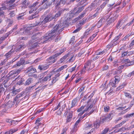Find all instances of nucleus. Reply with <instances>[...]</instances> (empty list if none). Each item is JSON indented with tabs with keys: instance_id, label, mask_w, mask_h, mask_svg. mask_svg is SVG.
<instances>
[{
	"instance_id": "nucleus-1",
	"label": "nucleus",
	"mask_w": 134,
	"mask_h": 134,
	"mask_svg": "<svg viewBox=\"0 0 134 134\" xmlns=\"http://www.w3.org/2000/svg\"><path fill=\"white\" fill-rule=\"evenodd\" d=\"M64 27L60 23L56 24L51 31L47 33L45 35L39 39L38 43H44L51 38V39H55V42H58L60 39L59 35L63 30Z\"/></svg>"
},
{
	"instance_id": "nucleus-2",
	"label": "nucleus",
	"mask_w": 134,
	"mask_h": 134,
	"mask_svg": "<svg viewBox=\"0 0 134 134\" xmlns=\"http://www.w3.org/2000/svg\"><path fill=\"white\" fill-rule=\"evenodd\" d=\"M53 19V16H52L51 15H47L44 19L42 21H40L39 22H36L35 23L32 24L30 25V27L36 26L38 25H43L47 22L50 21Z\"/></svg>"
},
{
	"instance_id": "nucleus-3",
	"label": "nucleus",
	"mask_w": 134,
	"mask_h": 134,
	"mask_svg": "<svg viewBox=\"0 0 134 134\" xmlns=\"http://www.w3.org/2000/svg\"><path fill=\"white\" fill-rule=\"evenodd\" d=\"M26 46L24 43H20L18 44H16L15 46H13L12 49L14 51L16 52L20 51L25 48Z\"/></svg>"
},
{
	"instance_id": "nucleus-4",
	"label": "nucleus",
	"mask_w": 134,
	"mask_h": 134,
	"mask_svg": "<svg viewBox=\"0 0 134 134\" xmlns=\"http://www.w3.org/2000/svg\"><path fill=\"white\" fill-rule=\"evenodd\" d=\"M52 1L53 0H43L42 2V4H43L42 9H46L51 5Z\"/></svg>"
},
{
	"instance_id": "nucleus-5",
	"label": "nucleus",
	"mask_w": 134,
	"mask_h": 134,
	"mask_svg": "<svg viewBox=\"0 0 134 134\" xmlns=\"http://www.w3.org/2000/svg\"><path fill=\"white\" fill-rule=\"evenodd\" d=\"M38 3V2H36L29 6V8L30 9V10L29 11V13H31L34 11L36 10L39 6Z\"/></svg>"
},
{
	"instance_id": "nucleus-6",
	"label": "nucleus",
	"mask_w": 134,
	"mask_h": 134,
	"mask_svg": "<svg viewBox=\"0 0 134 134\" xmlns=\"http://www.w3.org/2000/svg\"><path fill=\"white\" fill-rule=\"evenodd\" d=\"M61 52L60 53H57L52 56L49 57L48 59L49 60H50L49 62L52 63H54L55 61V58L60 55L64 52V50L63 49L61 50Z\"/></svg>"
},
{
	"instance_id": "nucleus-7",
	"label": "nucleus",
	"mask_w": 134,
	"mask_h": 134,
	"mask_svg": "<svg viewBox=\"0 0 134 134\" xmlns=\"http://www.w3.org/2000/svg\"><path fill=\"white\" fill-rule=\"evenodd\" d=\"M70 109H71L69 108V109L67 110L64 114V116H66L67 114L69 113V115L67 116V118L66 119L67 122H69L71 120V118L72 117L73 112L72 111H70Z\"/></svg>"
},
{
	"instance_id": "nucleus-8",
	"label": "nucleus",
	"mask_w": 134,
	"mask_h": 134,
	"mask_svg": "<svg viewBox=\"0 0 134 134\" xmlns=\"http://www.w3.org/2000/svg\"><path fill=\"white\" fill-rule=\"evenodd\" d=\"M23 93H21L17 95L14 99L13 102L16 105L18 104L20 102V98L23 96Z\"/></svg>"
},
{
	"instance_id": "nucleus-9",
	"label": "nucleus",
	"mask_w": 134,
	"mask_h": 134,
	"mask_svg": "<svg viewBox=\"0 0 134 134\" xmlns=\"http://www.w3.org/2000/svg\"><path fill=\"white\" fill-rule=\"evenodd\" d=\"M84 66L87 69V71L88 72L90 71L94 67L93 64L91 65V62L90 61H88L85 65Z\"/></svg>"
},
{
	"instance_id": "nucleus-10",
	"label": "nucleus",
	"mask_w": 134,
	"mask_h": 134,
	"mask_svg": "<svg viewBox=\"0 0 134 134\" xmlns=\"http://www.w3.org/2000/svg\"><path fill=\"white\" fill-rule=\"evenodd\" d=\"M67 10L66 9H63L59 11L55 14V16L53 17V19H55L57 18L60 17L63 12L65 10Z\"/></svg>"
},
{
	"instance_id": "nucleus-11",
	"label": "nucleus",
	"mask_w": 134,
	"mask_h": 134,
	"mask_svg": "<svg viewBox=\"0 0 134 134\" xmlns=\"http://www.w3.org/2000/svg\"><path fill=\"white\" fill-rule=\"evenodd\" d=\"M30 4L29 2L27 0H24L22 3L21 8L23 9L26 8Z\"/></svg>"
},
{
	"instance_id": "nucleus-12",
	"label": "nucleus",
	"mask_w": 134,
	"mask_h": 134,
	"mask_svg": "<svg viewBox=\"0 0 134 134\" xmlns=\"http://www.w3.org/2000/svg\"><path fill=\"white\" fill-rule=\"evenodd\" d=\"M18 80H19L17 82L16 84L19 85H21L23 82L25 81L24 79L23 78H21V77L19 75L18 76L17 78H15V80L18 81Z\"/></svg>"
},
{
	"instance_id": "nucleus-13",
	"label": "nucleus",
	"mask_w": 134,
	"mask_h": 134,
	"mask_svg": "<svg viewBox=\"0 0 134 134\" xmlns=\"http://www.w3.org/2000/svg\"><path fill=\"white\" fill-rule=\"evenodd\" d=\"M14 52L12 48L8 52L6 53L5 56L6 58L7 59H9L11 57L12 55Z\"/></svg>"
},
{
	"instance_id": "nucleus-14",
	"label": "nucleus",
	"mask_w": 134,
	"mask_h": 134,
	"mask_svg": "<svg viewBox=\"0 0 134 134\" xmlns=\"http://www.w3.org/2000/svg\"><path fill=\"white\" fill-rule=\"evenodd\" d=\"M109 83L111 86L115 88L117 87L116 85L118 83L114 80V78L111 79Z\"/></svg>"
},
{
	"instance_id": "nucleus-15",
	"label": "nucleus",
	"mask_w": 134,
	"mask_h": 134,
	"mask_svg": "<svg viewBox=\"0 0 134 134\" xmlns=\"http://www.w3.org/2000/svg\"><path fill=\"white\" fill-rule=\"evenodd\" d=\"M27 72L29 73V74H31L34 73L36 72V70L35 68H33L30 67H29L27 69Z\"/></svg>"
},
{
	"instance_id": "nucleus-16",
	"label": "nucleus",
	"mask_w": 134,
	"mask_h": 134,
	"mask_svg": "<svg viewBox=\"0 0 134 134\" xmlns=\"http://www.w3.org/2000/svg\"><path fill=\"white\" fill-rule=\"evenodd\" d=\"M125 21V20L124 19H122L121 20H119L116 26V28L118 29H119Z\"/></svg>"
},
{
	"instance_id": "nucleus-17",
	"label": "nucleus",
	"mask_w": 134,
	"mask_h": 134,
	"mask_svg": "<svg viewBox=\"0 0 134 134\" xmlns=\"http://www.w3.org/2000/svg\"><path fill=\"white\" fill-rule=\"evenodd\" d=\"M108 131L110 132L109 130V128L106 127L103 130L100 134H112L114 133L113 131L109 133H108Z\"/></svg>"
},
{
	"instance_id": "nucleus-18",
	"label": "nucleus",
	"mask_w": 134,
	"mask_h": 134,
	"mask_svg": "<svg viewBox=\"0 0 134 134\" xmlns=\"http://www.w3.org/2000/svg\"><path fill=\"white\" fill-rule=\"evenodd\" d=\"M52 74L51 73H50L48 74L46 76L44 77L42 80L43 81H46L49 80V81L51 79Z\"/></svg>"
},
{
	"instance_id": "nucleus-19",
	"label": "nucleus",
	"mask_w": 134,
	"mask_h": 134,
	"mask_svg": "<svg viewBox=\"0 0 134 134\" xmlns=\"http://www.w3.org/2000/svg\"><path fill=\"white\" fill-rule=\"evenodd\" d=\"M100 121L98 120L94 121L93 123L94 128L96 129H98L100 126Z\"/></svg>"
},
{
	"instance_id": "nucleus-20",
	"label": "nucleus",
	"mask_w": 134,
	"mask_h": 134,
	"mask_svg": "<svg viewBox=\"0 0 134 134\" xmlns=\"http://www.w3.org/2000/svg\"><path fill=\"white\" fill-rule=\"evenodd\" d=\"M80 121V120H77L75 124L74 125V127L73 128L72 130L73 131H74L76 132V131L77 130V126L78 125Z\"/></svg>"
},
{
	"instance_id": "nucleus-21",
	"label": "nucleus",
	"mask_w": 134,
	"mask_h": 134,
	"mask_svg": "<svg viewBox=\"0 0 134 134\" xmlns=\"http://www.w3.org/2000/svg\"><path fill=\"white\" fill-rule=\"evenodd\" d=\"M77 100L76 98L74 99L71 102V106L70 108L71 109V108L74 107L77 105Z\"/></svg>"
},
{
	"instance_id": "nucleus-22",
	"label": "nucleus",
	"mask_w": 134,
	"mask_h": 134,
	"mask_svg": "<svg viewBox=\"0 0 134 134\" xmlns=\"http://www.w3.org/2000/svg\"><path fill=\"white\" fill-rule=\"evenodd\" d=\"M83 6L81 7H80L79 8V9L77 10L76 12H75V11H73V14H74V13H75L74 14L75 16L77 15L80 12H81L83 9Z\"/></svg>"
},
{
	"instance_id": "nucleus-23",
	"label": "nucleus",
	"mask_w": 134,
	"mask_h": 134,
	"mask_svg": "<svg viewBox=\"0 0 134 134\" xmlns=\"http://www.w3.org/2000/svg\"><path fill=\"white\" fill-rule=\"evenodd\" d=\"M105 19L104 18H101L98 22L97 23V25L98 26L100 27L104 23L105 21Z\"/></svg>"
},
{
	"instance_id": "nucleus-24",
	"label": "nucleus",
	"mask_w": 134,
	"mask_h": 134,
	"mask_svg": "<svg viewBox=\"0 0 134 134\" xmlns=\"http://www.w3.org/2000/svg\"><path fill=\"white\" fill-rule=\"evenodd\" d=\"M70 54H68L62 58L59 61V63H61L63 62L66 59L69 57Z\"/></svg>"
},
{
	"instance_id": "nucleus-25",
	"label": "nucleus",
	"mask_w": 134,
	"mask_h": 134,
	"mask_svg": "<svg viewBox=\"0 0 134 134\" xmlns=\"http://www.w3.org/2000/svg\"><path fill=\"white\" fill-rule=\"evenodd\" d=\"M6 8L5 6H3L1 7L0 8V16H2L4 14V12L3 11L4 10H5Z\"/></svg>"
},
{
	"instance_id": "nucleus-26",
	"label": "nucleus",
	"mask_w": 134,
	"mask_h": 134,
	"mask_svg": "<svg viewBox=\"0 0 134 134\" xmlns=\"http://www.w3.org/2000/svg\"><path fill=\"white\" fill-rule=\"evenodd\" d=\"M59 0H53V2H54V3L55 2H56L55 4V7L56 8H57L59 6H62V5H61V3L60 1L59 2H58Z\"/></svg>"
},
{
	"instance_id": "nucleus-27",
	"label": "nucleus",
	"mask_w": 134,
	"mask_h": 134,
	"mask_svg": "<svg viewBox=\"0 0 134 134\" xmlns=\"http://www.w3.org/2000/svg\"><path fill=\"white\" fill-rule=\"evenodd\" d=\"M32 81L33 80L32 78H29L26 81L25 83V85H29L32 82Z\"/></svg>"
},
{
	"instance_id": "nucleus-28",
	"label": "nucleus",
	"mask_w": 134,
	"mask_h": 134,
	"mask_svg": "<svg viewBox=\"0 0 134 134\" xmlns=\"http://www.w3.org/2000/svg\"><path fill=\"white\" fill-rule=\"evenodd\" d=\"M38 12H37L36 11L35 13L32 15V16H30L29 18V19H32L34 18L37 17L38 16V15L37 14L38 13Z\"/></svg>"
},
{
	"instance_id": "nucleus-29",
	"label": "nucleus",
	"mask_w": 134,
	"mask_h": 134,
	"mask_svg": "<svg viewBox=\"0 0 134 134\" xmlns=\"http://www.w3.org/2000/svg\"><path fill=\"white\" fill-rule=\"evenodd\" d=\"M123 93L126 97L130 99H131L132 98L131 95L130 94L126 92H124Z\"/></svg>"
},
{
	"instance_id": "nucleus-30",
	"label": "nucleus",
	"mask_w": 134,
	"mask_h": 134,
	"mask_svg": "<svg viewBox=\"0 0 134 134\" xmlns=\"http://www.w3.org/2000/svg\"><path fill=\"white\" fill-rule=\"evenodd\" d=\"M35 85L31 86H29L27 87L26 89V91L27 92H31L33 90V88L34 87Z\"/></svg>"
},
{
	"instance_id": "nucleus-31",
	"label": "nucleus",
	"mask_w": 134,
	"mask_h": 134,
	"mask_svg": "<svg viewBox=\"0 0 134 134\" xmlns=\"http://www.w3.org/2000/svg\"><path fill=\"white\" fill-rule=\"evenodd\" d=\"M18 129L17 128L10 129L9 131H7L9 134H12L17 131Z\"/></svg>"
},
{
	"instance_id": "nucleus-32",
	"label": "nucleus",
	"mask_w": 134,
	"mask_h": 134,
	"mask_svg": "<svg viewBox=\"0 0 134 134\" xmlns=\"http://www.w3.org/2000/svg\"><path fill=\"white\" fill-rule=\"evenodd\" d=\"M67 66L66 65H64L63 66H62L58 69L56 71V72H59L62 70H63L64 69L66 68L67 67Z\"/></svg>"
},
{
	"instance_id": "nucleus-33",
	"label": "nucleus",
	"mask_w": 134,
	"mask_h": 134,
	"mask_svg": "<svg viewBox=\"0 0 134 134\" xmlns=\"http://www.w3.org/2000/svg\"><path fill=\"white\" fill-rule=\"evenodd\" d=\"M125 130V129L124 127H122L119 130H115L113 131L114 133H116L119 132H121Z\"/></svg>"
},
{
	"instance_id": "nucleus-34",
	"label": "nucleus",
	"mask_w": 134,
	"mask_h": 134,
	"mask_svg": "<svg viewBox=\"0 0 134 134\" xmlns=\"http://www.w3.org/2000/svg\"><path fill=\"white\" fill-rule=\"evenodd\" d=\"M105 117H103L102 118H101L100 120H99L100 122V123H103L106 122V121L108 120Z\"/></svg>"
},
{
	"instance_id": "nucleus-35",
	"label": "nucleus",
	"mask_w": 134,
	"mask_h": 134,
	"mask_svg": "<svg viewBox=\"0 0 134 134\" xmlns=\"http://www.w3.org/2000/svg\"><path fill=\"white\" fill-rule=\"evenodd\" d=\"M16 14V12L15 11H11L9 14V16L11 17H13Z\"/></svg>"
},
{
	"instance_id": "nucleus-36",
	"label": "nucleus",
	"mask_w": 134,
	"mask_h": 134,
	"mask_svg": "<svg viewBox=\"0 0 134 134\" xmlns=\"http://www.w3.org/2000/svg\"><path fill=\"white\" fill-rule=\"evenodd\" d=\"M126 118H133L134 116V113L131 114H128L126 115Z\"/></svg>"
},
{
	"instance_id": "nucleus-37",
	"label": "nucleus",
	"mask_w": 134,
	"mask_h": 134,
	"mask_svg": "<svg viewBox=\"0 0 134 134\" xmlns=\"http://www.w3.org/2000/svg\"><path fill=\"white\" fill-rule=\"evenodd\" d=\"M114 78V80L116 81L118 83L120 80V76L118 75H116L115 76Z\"/></svg>"
},
{
	"instance_id": "nucleus-38",
	"label": "nucleus",
	"mask_w": 134,
	"mask_h": 134,
	"mask_svg": "<svg viewBox=\"0 0 134 134\" xmlns=\"http://www.w3.org/2000/svg\"><path fill=\"white\" fill-rule=\"evenodd\" d=\"M4 89L2 85H0V96L2 95L4 91Z\"/></svg>"
},
{
	"instance_id": "nucleus-39",
	"label": "nucleus",
	"mask_w": 134,
	"mask_h": 134,
	"mask_svg": "<svg viewBox=\"0 0 134 134\" xmlns=\"http://www.w3.org/2000/svg\"><path fill=\"white\" fill-rule=\"evenodd\" d=\"M121 35L122 34H119V35L116 36L115 37V38L112 40V42H114L115 41H117L120 37Z\"/></svg>"
},
{
	"instance_id": "nucleus-40",
	"label": "nucleus",
	"mask_w": 134,
	"mask_h": 134,
	"mask_svg": "<svg viewBox=\"0 0 134 134\" xmlns=\"http://www.w3.org/2000/svg\"><path fill=\"white\" fill-rule=\"evenodd\" d=\"M105 53V51H103L102 52H99V51H97L96 52V54L97 55H102Z\"/></svg>"
},
{
	"instance_id": "nucleus-41",
	"label": "nucleus",
	"mask_w": 134,
	"mask_h": 134,
	"mask_svg": "<svg viewBox=\"0 0 134 134\" xmlns=\"http://www.w3.org/2000/svg\"><path fill=\"white\" fill-rule=\"evenodd\" d=\"M126 85L124 84V83H123L120 86H119L117 88V89L118 90H120V89H122V88H124V87Z\"/></svg>"
},
{
	"instance_id": "nucleus-42",
	"label": "nucleus",
	"mask_w": 134,
	"mask_h": 134,
	"mask_svg": "<svg viewBox=\"0 0 134 134\" xmlns=\"http://www.w3.org/2000/svg\"><path fill=\"white\" fill-rule=\"evenodd\" d=\"M104 111L107 112L109 111V107L108 106H104Z\"/></svg>"
},
{
	"instance_id": "nucleus-43",
	"label": "nucleus",
	"mask_w": 134,
	"mask_h": 134,
	"mask_svg": "<svg viewBox=\"0 0 134 134\" xmlns=\"http://www.w3.org/2000/svg\"><path fill=\"white\" fill-rule=\"evenodd\" d=\"M93 127V125L92 124H88V125L86 127V129H88L92 128Z\"/></svg>"
},
{
	"instance_id": "nucleus-44",
	"label": "nucleus",
	"mask_w": 134,
	"mask_h": 134,
	"mask_svg": "<svg viewBox=\"0 0 134 134\" xmlns=\"http://www.w3.org/2000/svg\"><path fill=\"white\" fill-rule=\"evenodd\" d=\"M28 75L29 76L35 78H37V75L36 74H29Z\"/></svg>"
},
{
	"instance_id": "nucleus-45",
	"label": "nucleus",
	"mask_w": 134,
	"mask_h": 134,
	"mask_svg": "<svg viewBox=\"0 0 134 134\" xmlns=\"http://www.w3.org/2000/svg\"><path fill=\"white\" fill-rule=\"evenodd\" d=\"M108 3L106 1H104L100 6V7L101 8H103L106 4Z\"/></svg>"
},
{
	"instance_id": "nucleus-46",
	"label": "nucleus",
	"mask_w": 134,
	"mask_h": 134,
	"mask_svg": "<svg viewBox=\"0 0 134 134\" xmlns=\"http://www.w3.org/2000/svg\"><path fill=\"white\" fill-rule=\"evenodd\" d=\"M126 56H128L127 51L123 52L121 55V57H123Z\"/></svg>"
},
{
	"instance_id": "nucleus-47",
	"label": "nucleus",
	"mask_w": 134,
	"mask_h": 134,
	"mask_svg": "<svg viewBox=\"0 0 134 134\" xmlns=\"http://www.w3.org/2000/svg\"><path fill=\"white\" fill-rule=\"evenodd\" d=\"M98 13L99 12H98V11H97L95 13L92 15L91 16V18L92 19H93L94 18L98 15Z\"/></svg>"
},
{
	"instance_id": "nucleus-48",
	"label": "nucleus",
	"mask_w": 134,
	"mask_h": 134,
	"mask_svg": "<svg viewBox=\"0 0 134 134\" xmlns=\"http://www.w3.org/2000/svg\"><path fill=\"white\" fill-rule=\"evenodd\" d=\"M22 64V63L21 62V61H20L17 62L16 64L14 65V66L16 67L17 66H20Z\"/></svg>"
},
{
	"instance_id": "nucleus-49",
	"label": "nucleus",
	"mask_w": 134,
	"mask_h": 134,
	"mask_svg": "<svg viewBox=\"0 0 134 134\" xmlns=\"http://www.w3.org/2000/svg\"><path fill=\"white\" fill-rule=\"evenodd\" d=\"M75 59V57H74V55H72L71 57L69 59V61L70 62H72Z\"/></svg>"
},
{
	"instance_id": "nucleus-50",
	"label": "nucleus",
	"mask_w": 134,
	"mask_h": 134,
	"mask_svg": "<svg viewBox=\"0 0 134 134\" xmlns=\"http://www.w3.org/2000/svg\"><path fill=\"white\" fill-rule=\"evenodd\" d=\"M123 62H124L125 63H127V66H128V64H130V60L128 59H125L123 61Z\"/></svg>"
},
{
	"instance_id": "nucleus-51",
	"label": "nucleus",
	"mask_w": 134,
	"mask_h": 134,
	"mask_svg": "<svg viewBox=\"0 0 134 134\" xmlns=\"http://www.w3.org/2000/svg\"><path fill=\"white\" fill-rule=\"evenodd\" d=\"M99 58L98 56H93L91 58L92 61H95Z\"/></svg>"
},
{
	"instance_id": "nucleus-52",
	"label": "nucleus",
	"mask_w": 134,
	"mask_h": 134,
	"mask_svg": "<svg viewBox=\"0 0 134 134\" xmlns=\"http://www.w3.org/2000/svg\"><path fill=\"white\" fill-rule=\"evenodd\" d=\"M35 124H36V126L34 127V128L37 129L38 128L39 126L42 125L41 123H35Z\"/></svg>"
},
{
	"instance_id": "nucleus-53",
	"label": "nucleus",
	"mask_w": 134,
	"mask_h": 134,
	"mask_svg": "<svg viewBox=\"0 0 134 134\" xmlns=\"http://www.w3.org/2000/svg\"><path fill=\"white\" fill-rule=\"evenodd\" d=\"M58 80V79L57 78V77L54 76L52 82L53 83V82H55L57 81Z\"/></svg>"
},
{
	"instance_id": "nucleus-54",
	"label": "nucleus",
	"mask_w": 134,
	"mask_h": 134,
	"mask_svg": "<svg viewBox=\"0 0 134 134\" xmlns=\"http://www.w3.org/2000/svg\"><path fill=\"white\" fill-rule=\"evenodd\" d=\"M87 71V69L86 68L85 66L81 70V72L82 74H84L86 70Z\"/></svg>"
},
{
	"instance_id": "nucleus-55",
	"label": "nucleus",
	"mask_w": 134,
	"mask_h": 134,
	"mask_svg": "<svg viewBox=\"0 0 134 134\" xmlns=\"http://www.w3.org/2000/svg\"><path fill=\"white\" fill-rule=\"evenodd\" d=\"M12 31H10L9 32H8L6 34H5L4 37H5V38H6L7 37H8L9 35L12 33Z\"/></svg>"
},
{
	"instance_id": "nucleus-56",
	"label": "nucleus",
	"mask_w": 134,
	"mask_h": 134,
	"mask_svg": "<svg viewBox=\"0 0 134 134\" xmlns=\"http://www.w3.org/2000/svg\"><path fill=\"white\" fill-rule=\"evenodd\" d=\"M134 104V99H133V100L131 102L130 104V107H129L130 109L133 105Z\"/></svg>"
},
{
	"instance_id": "nucleus-57",
	"label": "nucleus",
	"mask_w": 134,
	"mask_h": 134,
	"mask_svg": "<svg viewBox=\"0 0 134 134\" xmlns=\"http://www.w3.org/2000/svg\"><path fill=\"white\" fill-rule=\"evenodd\" d=\"M130 35H129L128 34V35H126L124 38L122 39L121 40L123 41V40H126L127 39H128L129 38V37Z\"/></svg>"
},
{
	"instance_id": "nucleus-58",
	"label": "nucleus",
	"mask_w": 134,
	"mask_h": 134,
	"mask_svg": "<svg viewBox=\"0 0 134 134\" xmlns=\"http://www.w3.org/2000/svg\"><path fill=\"white\" fill-rule=\"evenodd\" d=\"M85 87L83 86H82L81 87V88L80 89L79 91V93H80L85 88Z\"/></svg>"
},
{
	"instance_id": "nucleus-59",
	"label": "nucleus",
	"mask_w": 134,
	"mask_h": 134,
	"mask_svg": "<svg viewBox=\"0 0 134 134\" xmlns=\"http://www.w3.org/2000/svg\"><path fill=\"white\" fill-rule=\"evenodd\" d=\"M48 67L49 65H47L45 66L42 65V70H45L48 69Z\"/></svg>"
},
{
	"instance_id": "nucleus-60",
	"label": "nucleus",
	"mask_w": 134,
	"mask_h": 134,
	"mask_svg": "<svg viewBox=\"0 0 134 134\" xmlns=\"http://www.w3.org/2000/svg\"><path fill=\"white\" fill-rule=\"evenodd\" d=\"M67 129L66 127L64 128L63 130L62 133L61 134H65L67 131Z\"/></svg>"
},
{
	"instance_id": "nucleus-61",
	"label": "nucleus",
	"mask_w": 134,
	"mask_h": 134,
	"mask_svg": "<svg viewBox=\"0 0 134 134\" xmlns=\"http://www.w3.org/2000/svg\"><path fill=\"white\" fill-rule=\"evenodd\" d=\"M85 106H82L80 108L77 110L78 112H80L85 107Z\"/></svg>"
},
{
	"instance_id": "nucleus-62",
	"label": "nucleus",
	"mask_w": 134,
	"mask_h": 134,
	"mask_svg": "<svg viewBox=\"0 0 134 134\" xmlns=\"http://www.w3.org/2000/svg\"><path fill=\"white\" fill-rule=\"evenodd\" d=\"M17 90L14 91H13L11 93L12 94V96H14L16 93V92H17Z\"/></svg>"
},
{
	"instance_id": "nucleus-63",
	"label": "nucleus",
	"mask_w": 134,
	"mask_h": 134,
	"mask_svg": "<svg viewBox=\"0 0 134 134\" xmlns=\"http://www.w3.org/2000/svg\"><path fill=\"white\" fill-rule=\"evenodd\" d=\"M111 44L113 46L116 45L118 43L116 41H114V42H112V41L111 42Z\"/></svg>"
},
{
	"instance_id": "nucleus-64",
	"label": "nucleus",
	"mask_w": 134,
	"mask_h": 134,
	"mask_svg": "<svg viewBox=\"0 0 134 134\" xmlns=\"http://www.w3.org/2000/svg\"><path fill=\"white\" fill-rule=\"evenodd\" d=\"M61 3V5H63L66 3V1L64 0H60Z\"/></svg>"
}]
</instances>
